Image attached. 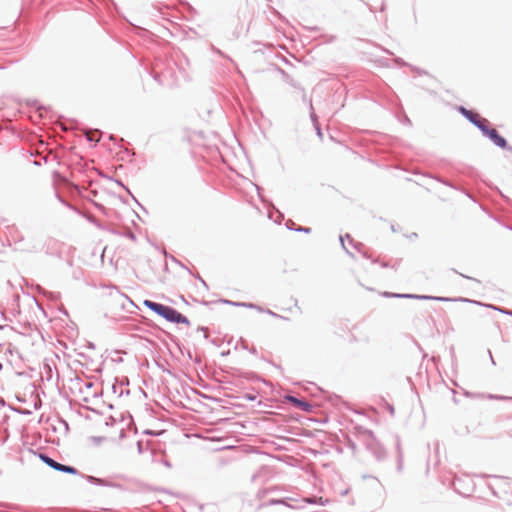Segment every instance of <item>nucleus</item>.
<instances>
[{
  "instance_id": "6",
  "label": "nucleus",
  "mask_w": 512,
  "mask_h": 512,
  "mask_svg": "<svg viewBox=\"0 0 512 512\" xmlns=\"http://www.w3.org/2000/svg\"><path fill=\"white\" fill-rule=\"evenodd\" d=\"M87 138L90 140V141H99V137H98V133L97 132H88L87 133Z\"/></svg>"
},
{
  "instance_id": "3",
  "label": "nucleus",
  "mask_w": 512,
  "mask_h": 512,
  "mask_svg": "<svg viewBox=\"0 0 512 512\" xmlns=\"http://www.w3.org/2000/svg\"><path fill=\"white\" fill-rule=\"evenodd\" d=\"M40 458L49 467H51L57 471H61V472L69 473V474H77V470L74 467L60 464V463L56 462L55 460H53L52 458H50L46 455H43V454L40 455Z\"/></svg>"
},
{
  "instance_id": "4",
  "label": "nucleus",
  "mask_w": 512,
  "mask_h": 512,
  "mask_svg": "<svg viewBox=\"0 0 512 512\" xmlns=\"http://www.w3.org/2000/svg\"><path fill=\"white\" fill-rule=\"evenodd\" d=\"M485 134L499 147L506 146V140L501 137L495 129H488Z\"/></svg>"
},
{
  "instance_id": "5",
  "label": "nucleus",
  "mask_w": 512,
  "mask_h": 512,
  "mask_svg": "<svg viewBox=\"0 0 512 512\" xmlns=\"http://www.w3.org/2000/svg\"><path fill=\"white\" fill-rule=\"evenodd\" d=\"M289 399H290V401H291V402H293L297 407H300V408H302L303 410H308V409H309V407H310V405H309V404H307L306 402H303V401H301V400H298V399H296V398H294V397H290Z\"/></svg>"
},
{
  "instance_id": "1",
  "label": "nucleus",
  "mask_w": 512,
  "mask_h": 512,
  "mask_svg": "<svg viewBox=\"0 0 512 512\" xmlns=\"http://www.w3.org/2000/svg\"><path fill=\"white\" fill-rule=\"evenodd\" d=\"M143 304L169 322L190 325L189 320L184 315L170 306L159 304L150 300H144Z\"/></svg>"
},
{
  "instance_id": "2",
  "label": "nucleus",
  "mask_w": 512,
  "mask_h": 512,
  "mask_svg": "<svg viewBox=\"0 0 512 512\" xmlns=\"http://www.w3.org/2000/svg\"><path fill=\"white\" fill-rule=\"evenodd\" d=\"M461 112L475 125H477L484 133L489 129V122L485 118H482L479 114L473 113L461 108Z\"/></svg>"
}]
</instances>
